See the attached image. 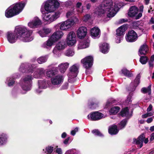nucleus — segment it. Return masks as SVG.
Masks as SVG:
<instances>
[{"mask_svg":"<svg viewBox=\"0 0 154 154\" xmlns=\"http://www.w3.org/2000/svg\"><path fill=\"white\" fill-rule=\"evenodd\" d=\"M127 123V121L124 119L122 121L119 125L118 127L119 129H121L124 128L125 126Z\"/></svg>","mask_w":154,"mask_h":154,"instance_id":"obj_45","label":"nucleus"},{"mask_svg":"<svg viewBox=\"0 0 154 154\" xmlns=\"http://www.w3.org/2000/svg\"><path fill=\"white\" fill-rule=\"evenodd\" d=\"M150 0H144V3L146 5H148L149 2Z\"/></svg>","mask_w":154,"mask_h":154,"instance_id":"obj_63","label":"nucleus"},{"mask_svg":"<svg viewBox=\"0 0 154 154\" xmlns=\"http://www.w3.org/2000/svg\"><path fill=\"white\" fill-rule=\"evenodd\" d=\"M33 69V67L32 66V65L27 63H22L21 65L19 70L20 72L23 73H24L27 72H27L32 73Z\"/></svg>","mask_w":154,"mask_h":154,"instance_id":"obj_14","label":"nucleus"},{"mask_svg":"<svg viewBox=\"0 0 154 154\" xmlns=\"http://www.w3.org/2000/svg\"><path fill=\"white\" fill-rule=\"evenodd\" d=\"M56 69V68L54 67L51 70L47 71L46 73V75L49 77H53L55 74V72H54V70Z\"/></svg>","mask_w":154,"mask_h":154,"instance_id":"obj_39","label":"nucleus"},{"mask_svg":"<svg viewBox=\"0 0 154 154\" xmlns=\"http://www.w3.org/2000/svg\"><path fill=\"white\" fill-rule=\"evenodd\" d=\"M69 64L67 62L63 63L58 66L59 69L61 73H63L69 66Z\"/></svg>","mask_w":154,"mask_h":154,"instance_id":"obj_30","label":"nucleus"},{"mask_svg":"<svg viewBox=\"0 0 154 154\" xmlns=\"http://www.w3.org/2000/svg\"><path fill=\"white\" fill-rule=\"evenodd\" d=\"M153 120V119L152 118H148L146 120V122L148 123H149L152 122Z\"/></svg>","mask_w":154,"mask_h":154,"instance_id":"obj_57","label":"nucleus"},{"mask_svg":"<svg viewBox=\"0 0 154 154\" xmlns=\"http://www.w3.org/2000/svg\"><path fill=\"white\" fill-rule=\"evenodd\" d=\"M126 29L125 26L122 25L119 27L116 30V35L118 36H123Z\"/></svg>","mask_w":154,"mask_h":154,"instance_id":"obj_29","label":"nucleus"},{"mask_svg":"<svg viewBox=\"0 0 154 154\" xmlns=\"http://www.w3.org/2000/svg\"><path fill=\"white\" fill-rule=\"evenodd\" d=\"M131 97L130 96H129L127 99L126 101L128 103H129L131 102Z\"/></svg>","mask_w":154,"mask_h":154,"instance_id":"obj_59","label":"nucleus"},{"mask_svg":"<svg viewBox=\"0 0 154 154\" xmlns=\"http://www.w3.org/2000/svg\"><path fill=\"white\" fill-rule=\"evenodd\" d=\"M109 132L111 135L116 134L118 132L117 126L116 125H114L110 127L109 128Z\"/></svg>","mask_w":154,"mask_h":154,"instance_id":"obj_33","label":"nucleus"},{"mask_svg":"<svg viewBox=\"0 0 154 154\" xmlns=\"http://www.w3.org/2000/svg\"><path fill=\"white\" fill-rule=\"evenodd\" d=\"M8 136L6 134L2 133L0 134V146H3L7 142Z\"/></svg>","mask_w":154,"mask_h":154,"instance_id":"obj_26","label":"nucleus"},{"mask_svg":"<svg viewBox=\"0 0 154 154\" xmlns=\"http://www.w3.org/2000/svg\"><path fill=\"white\" fill-rule=\"evenodd\" d=\"M105 117L103 114L97 112H92L87 116L88 119L91 121L98 120Z\"/></svg>","mask_w":154,"mask_h":154,"instance_id":"obj_9","label":"nucleus"},{"mask_svg":"<svg viewBox=\"0 0 154 154\" xmlns=\"http://www.w3.org/2000/svg\"><path fill=\"white\" fill-rule=\"evenodd\" d=\"M152 104H150L147 109L148 112H149L152 109Z\"/></svg>","mask_w":154,"mask_h":154,"instance_id":"obj_56","label":"nucleus"},{"mask_svg":"<svg viewBox=\"0 0 154 154\" xmlns=\"http://www.w3.org/2000/svg\"><path fill=\"white\" fill-rule=\"evenodd\" d=\"M121 74L125 76L129 77H132L133 74L126 69H123L121 70Z\"/></svg>","mask_w":154,"mask_h":154,"instance_id":"obj_35","label":"nucleus"},{"mask_svg":"<svg viewBox=\"0 0 154 154\" xmlns=\"http://www.w3.org/2000/svg\"><path fill=\"white\" fill-rule=\"evenodd\" d=\"M20 76V75H18L17 74H14L12 77L7 78L5 83L9 87L12 86L15 83V79L17 78Z\"/></svg>","mask_w":154,"mask_h":154,"instance_id":"obj_18","label":"nucleus"},{"mask_svg":"<svg viewBox=\"0 0 154 154\" xmlns=\"http://www.w3.org/2000/svg\"><path fill=\"white\" fill-rule=\"evenodd\" d=\"M63 81V78L61 75H58L54 76L51 79L52 84L55 86H59L62 83Z\"/></svg>","mask_w":154,"mask_h":154,"instance_id":"obj_12","label":"nucleus"},{"mask_svg":"<svg viewBox=\"0 0 154 154\" xmlns=\"http://www.w3.org/2000/svg\"><path fill=\"white\" fill-rule=\"evenodd\" d=\"M82 3L79 2L77 3L76 5V7L78 8L77 11L80 13L82 12L83 10V7H82L81 8H80V7L82 6Z\"/></svg>","mask_w":154,"mask_h":154,"instance_id":"obj_46","label":"nucleus"},{"mask_svg":"<svg viewBox=\"0 0 154 154\" xmlns=\"http://www.w3.org/2000/svg\"><path fill=\"white\" fill-rule=\"evenodd\" d=\"M32 32L24 26L17 27L14 32L9 31L6 34L8 41L11 43L16 42L17 38L25 42H29L33 39Z\"/></svg>","mask_w":154,"mask_h":154,"instance_id":"obj_2","label":"nucleus"},{"mask_svg":"<svg viewBox=\"0 0 154 154\" xmlns=\"http://www.w3.org/2000/svg\"><path fill=\"white\" fill-rule=\"evenodd\" d=\"M67 44L69 46H72L76 43V36L75 32L71 31L67 35L66 38Z\"/></svg>","mask_w":154,"mask_h":154,"instance_id":"obj_8","label":"nucleus"},{"mask_svg":"<svg viewBox=\"0 0 154 154\" xmlns=\"http://www.w3.org/2000/svg\"><path fill=\"white\" fill-rule=\"evenodd\" d=\"M32 77L31 75H26L23 76L20 80V85L23 90L25 92L30 90ZM26 92L24 93H25Z\"/></svg>","mask_w":154,"mask_h":154,"instance_id":"obj_5","label":"nucleus"},{"mask_svg":"<svg viewBox=\"0 0 154 154\" xmlns=\"http://www.w3.org/2000/svg\"><path fill=\"white\" fill-rule=\"evenodd\" d=\"M127 21V20H125L124 19H122L120 20L119 21V23H122L124 22H126Z\"/></svg>","mask_w":154,"mask_h":154,"instance_id":"obj_60","label":"nucleus"},{"mask_svg":"<svg viewBox=\"0 0 154 154\" xmlns=\"http://www.w3.org/2000/svg\"><path fill=\"white\" fill-rule=\"evenodd\" d=\"M138 11V8L135 6H131L129 8L128 13V15L131 17H135L136 19V16L137 15Z\"/></svg>","mask_w":154,"mask_h":154,"instance_id":"obj_19","label":"nucleus"},{"mask_svg":"<svg viewBox=\"0 0 154 154\" xmlns=\"http://www.w3.org/2000/svg\"><path fill=\"white\" fill-rule=\"evenodd\" d=\"M100 30L98 28L95 27L92 28L91 30V34L93 38L98 37L100 36Z\"/></svg>","mask_w":154,"mask_h":154,"instance_id":"obj_24","label":"nucleus"},{"mask_svg":"<svg viewBox=\"0 0 154 154\" xmlns=\"http://www.w3.org/2000/svg\"><path fill=\"white\" fill-rule=\"evenodd\" d=\"M61 51L57 48L55 46L52 51L55 57H58L60 56Z\"/></svg>","mask_w":154,"mask_h":154,"instance_id":"obj_38","label":"nucleus"},{"mask_svg":"<svg viewBox=\"0 0 154 154\" xmlns=\"http://www.w3.org/2000/svg\"><path fill=\"white\" fill-rule=\"evenodd\" d=\"M122 39V37L121 36H118L117 35L116 38V42L119 43L121 41Z\"/></svg>","mask_w":154,"mask_h":154,"instance_id":"obj_50","label":"nucleus"},{"mask_svg":"<svg viewBox=\"0 0 154 154\" xmlns=\"http://www.w3.org/2000/svg\"><path fill=\"white\" fill-rule=\"evenodd\" d=\"M55 151L56 153L58 154H62L63 153L62 150L60 148H56Z\"/></svg>","mask_w":154,"mask_h":154,"instance_id":"obj_51","label":"nucleus"},{"mask_svg":"<svg viewBox=\"0 0 154 154\" xmlns=\"http://www.w3.org/2000/svg\"><path fill=\"white\" fill-rule=\"evenodd\" d=\"M151 85H149L147 88H143L141 89V91L143 93H148L150 94L151 93Z\"/></svg>","mask_w":154,"mask_h":154,"instance_id":"obj_37","label":"nucleus"},{"mask_svg":"<svg viewBox=\"0 0 154 154\" xmlns=\"http://www.w3.org/2000/svg\"><path fill=\"white\" fill-rule=\"evenodd\" d=\"M66 46V44L63 41L59 42L55 46L57 49L60 51L64 49Z\"/></svg>","mask_w":154,"mask_h":154,"instance_id":"obj_32","label":"nucleus"},{"mask_svg":"<svg viewBox=\"0 0 154 154\" xmlns=\"http://www.w3.org/2000/svg\"><path fill=\"white\" fill-rule=\"evenodd\" d=\"M90 16L89 14H87L84 17L83 20L84 21H86L88 20L90 17Z\"/></svg>","mask_w":154,"mask_h":154,"instance_id":"obj_54","label":"nucleus"},{"mask_svg":"<svg viewBox=\"0 0 154 154\" xmlns=\"http://www.w3.org/2000/svg\"><path fill=\"white\" fill-rule=\"evenodd\" d=\"M145 136L143 134L140 135L139 137L137 139H133V143L137 145H139L140 147L141 148L143 146V142L144 141L145 143H147L148 142V138L145 139Z\"/></svg>","mask_w":154,"mask_h":154,"instance_id":"obj_15","label":"nucleus"},{"mask_svg":"<svg viewBox=\"0 0 154 154\" xmlns=\"http://www.w3.org/2000/svg\"><path fill=\"white\" fill-rule=\"evenodd\" d=\"M148 64L149 66V69H152L154 66L153 62L149 61L148 62Z\"/></svg>","mask_w":154,"mask_h":154,"instance_id":"obj_53","label":"nucleus"},{"mask_svg":"<svg viewBox=\"0 0 154 154\" xmlns=\"http://www.w3.org/2000/svg\"><path fill=\"white\" fill-rule=\"evenodd\" d=\"M92 132L94 135L99 136H103V135L98 130H94L92 131Z\"/></svg>","mask_w":154,"mask_h":154,"instance_id":"obj_47","label":"nucleus"},{"mask_svg":"<svg viewBox=\"0 0 154 154\" xmlns=\"http://www.w3.org/2000/svg\"><path fill=\"white\" fill-rule=\"evenodd\" d=\"M63 35L64 33L62 31L57 30L54 32L49 38L54 43H55L60 39Z\"/></svg>","mask_w":154,"mask_h":154,"instance_id":"obj_11","label":"nucleus"},{"mask_svg":"<svg viewBox=\"0 0 154 154\" xmlns=\"http://www.w3.org/2000/svg\"><path fill=\"white\" fill-rule=\"evenodd\" d=\"M38 89L36 90V92L39 93L42 91V89L46 88L47 87V85L45 81L40 80L38 81Z\"/></svg>","mask_w":154,"mask_h":154,"instance_id":"obj_21","label":"nucleus"},{"mask_svg":"<svg viewBox=\"0 0 154 154\" xmlns=\"http://www.w3.org/2000/svg\"><path fill=\"white\" fill-rule=\"evenodd\" d=\"M121 4L118 3H113L108 1H104L103 4L96 9L95 14L99 16H102L107 11V16L108 17H114L116 14L119 9L121 7Z\"/></svg>","mask_w":154,"mask_h":154,"instance_id":"obj_3","label":"nucleus"},{"mask_svg":"<svg viewBox=\"0 0 154 154\" xmlns=\"http://www.w3.org/2000/svg\"><path fill=\"white\" fill-rule=\"evenodd\" d=\"M59 6L60 3L57 0H48L43 3L41 11L42 14V19L46 23L50 24L59 17L61 14L59 11L52 13Z\"/></svg>","mask_w":154,"mask_h":154,"instance_id":"obj_1","label":"nucleus"},{"mask_svg":"<svg viewBox=\"0 0 154 154\" xmlns=\"http://www.w3.org/2000/svg\"><path fill=\"white\" fill-rule=\"evenodd\" d=\"M92 132L94 135L99 136H103V135L98 130H94L92 131Z\"/></svg>","mask_w":154,"mask_h":154,"instance_id":"obj_48","label":"nucleus"},{"mask_svg":"<svg viewBox=\"0 0 154 154\" xmlns=\"http://www.w3.org/2000/svg\"><path fill=\"white\" fill-rule=\"evenodd\" d=\"M42 24L41 20L38 17H34L28 24L29 27L31 28H35L41 25Z\"/></svg>","mask_w":154,"mask_h":154,"instance_id":"obj_13","label":"nucleus"},{"mask_svg":"<svg viewBox=\"0 0 154 154\" xmlns=\"http://www.w3.org/2000/svg\"><path fill=\"white\" fill-rule=\"evenodd\" d=\"M48 57V55L41 57L37 59L38 62L39 64H42L46 62Z\"/></svg>","mask_w":154,"mask_h":154,"instance_id":"obj_34","label":"nucleus"},{"mask_svg":"<svg viewBox=\"0 0 154 154\" xmlns=\"http://www.w3.org/2000/svg\"><path fill=\"white\" fill-rule=\"evenodd\" d=\"M149 61L153 62L154 61V54L152 55L150 57V60Z\"/></svg>","mask_w":154,"mask_h":154,"instance_id":"obj_62","label":"nucleus"},{"mask_svg":"<svg viewBox=\"0 0 154 154\" xmlns=\"http://www.w3.org/2000/svg\"><path fill=\"white\" fill-rule=\"evenodd\" d=\"M66 133L64 132L61 135V137L63 138H64L66 137Z\"/></svg>","mask_w":154,"mask_h":154,"instance_id":"obj_64","label":"nucleus"},{"mask_svg":"<svg viewBox=\"0 0 154 154\" xmlns=\"http://www.w3.org/2000/svg\"><path fill=\"white\" fill-rule=\"evenodd\" d=\"M93 57L91 56L87 57L82 59L81 62L83 66L86 69H88L91 67L93 63Z\"/></svg>","mask_w":154,"mask_h":154,"instance_id":"obj_10","label":"nucleus"},{"mask_svg":"<svg viewBox=\"0 0 154 154\" xmlns=\"http://www.w3.org/2000/svg\"><path fill=\"white\" fill-rule=\"evenodd\" d=\"M45 70L43 68H39L34 73V77L35 78H39L44 75Z\"/></svg>","mask_w":154,"mask_h":154,"instance_id":"obj_22","label":"nucleus"},{"mask_svg":"<svg viewBox=\"0 0 154 154\" xmlns=\"http://www.w3.org/2000/svg\"><path fill=\"white\" fill-rule=\"evenodd\" d=\"M65 154H74V152L72 149L66 151Z\"/></svg>","mask_w":154,"mask_h":154,"instance_id":"obj_55","label":"nucleus"},{"mask_svg":"<svg viewBox=\"0 0 154 154\" xmlns=\"http://www.w3.org/2000/svg\"><path fill=\"white\" fill-rule=\"evenodd\" d=\"M25 6L23 3H17L11 5L5 11V16L9 18L19 14L22 11Z\"/></svg>","mask_w":154,"mask_h":154,"instance_id":"obj_4","label":"nucleus"},{"mask_svg":"<svg viewBox=\"0 0 154 154\" xmlns=\"http://www.w3.org/2000/svg\"><path fill=\"white\" fill-rule=\"evenodd\" d=\"M100 51L102 53L106 54L109 51V47L108 44L106 43H103L100 45Z\"/></svg>","mask_w":154,"mask_h":154,"instance_id":"obj_28","label":"nucleus"},{"mask_svg":"<svg viewBox=\"0 0 154 154\" xmlns=\"http://www.w3.org/2000/svg\"><path fill=\"white\" fill-rule=\"evenodd\" d=\"M119 108L117 106H114L111 108L110 112L113 114H116L119 111Z\"/></svg>","mask_w":154,"mask_h":154,"instance_id":"obj_41","label":"nucleus"},{"mask_svg":"<svg viewBox=\"0 0 154 154\" xmlns=\"http://www.w3.org/2000/svg\"><path fill=\"white\" fill-rule=\"evenodd\" d=\"M74 9L72 8L67 12L66 14V17L68 18H72V19H73L75 20V18H76L74 17Z\"/></svg>","mask_w":154,"mask_h":154,"instance_id":"obj_31","label":"nucleus"},{"mask_svg":"<svg viewBox=\"0 0 154 154\" xmlns=\"http://www.w3.org/2000/svg\"><path fill=\"white\" fill-rule=\"evenodd\" d=\"M147 46L145 44L142 45L139 49V55H145L148 51Z\"/></svg>","mask_w":154,"mask_h":154,"instance_id":"obj_27","label":"nucleus"},{"mask_svg":"<svg viewBox=\"0 0 154 154\" xmlns=\"http://www.w3.org/2000/svg\"><path fill=\"white\" fill-rule=\"evenodd\" d=\"M137 34L133 30H131L128 32V33L126 37L127 41L132 42H134L137 39Z\"/></svg>","mask_w":154,"mask_h":154,"instance_id":"obj_16","label":"nucleus"},{"mask_svg":"<svg viewBox=\"0 0 154 154\" xmlns=\"http://www.w3.org/2000/svg\"><path fill=\"white\" fill-rule=\"evenodd\" d=\"M154 139V133H152L151 135V138L150 140L151 141H152Z\"/></svg>","mask_w":154,"mask_h":154,"instance_id":"obj_61","label":"nucleus"},{"mask_svg":"<svg viewBox=\"0 0 154 154\" xmlns=\"http://www.w3.org/2000/svg\"><path fill=\"white\" fill-rule=\"evenodd\" d=\"M70 138V137H69L66 139L63 142L65 144H67L68 143V141L69 140Z\"/></svg>","mask_w":154,"mask_h":154,"instance_id":"obj_58","label":"nucleus"},{"mask_svg":"<svg viewBox=\"0 0 154 154\" xmlns=\"http://www.w3.org/2000/svg\"><path fill=\"white\" fill-rule=\"evenodd\" d=\"M54 43L49 38L48 40L44 42L42 45V47L45 49L50 50Z\"/></svg>","mask_w":154,"mask_h":154,"instance_id":"obj_20","label":"nucleus"},{"mask_svg":"<svg viewBox=\"0 0 154 154\" xmlns=\"http://www.w3.org/2000/svg\"><path fill=\"white\" fill-rule=\"evenodd\" d=\"M79 128L76 127L74 130H72L71 132V134L72 135H74L75 133L78 131Z\"/></svg>","mask_w":154,"mask_h":154,"instance_id":"obj_52","label":"nucleus"},{"mask_svg":"<svg viewBox=\"0 0 154 154\" xmlns=\"http://www.w3.org/2000/svg\"><path fill=\"white\" fill-rule=\"evenodd\" d=\"M54 150V147L51 146H48L46 148V151L49 154H50Z\"/></svg>","mask_w":154,"mask_h":154,"instance_id":"obj_49","label":"nucleus"},{"mask_svg":"<svg viewBox=\"0 0 154 154\" xmlns=\"http://www.w3.org/2000/svg\"><path fill=\"white\" fill-rule=\"evenodd\" d=\"M148 60V57L146 56L141 57L140 59V62L143 64H145L147 61Z\"/></svg>","mask_w":154,"mask_h":154,"instance_id":"obj_44","label":"nucleus"},{"mask_svg":"<svg viewBox=\"0 0 154 154\" xmlns=\"http://www.w3.org/2000/svg\"><path fill=\"white\" fill-rule=\"evenodd\" d=\"M51 29L48 28H44L39 31L38 33L42 37H45L51 32Z\"/></svg>","mask_w":154,"mask_h":154,"instance_id":"obj_25","label":"nucleus"},{"mask_svg":"<svg viewBox=\"0 0 154 154\" xmlns=\"http://www.w3.org/2000/svg\"><path fill=\"white\" fill-rule=\"evenodd\" d=\"M140 82V78L137 77H136V79H135L134 82L133 83H131V84L134 86L133 87V90H132V91L134 90L135 88L137 87V85L139 84Z\"/></svg>","mask_w":154,"mask_h":154,"instance_id":"obj_40","label":"nucleus"},{"mask_svg":"<svg viewBox=\"0 0 154 154\" xmlns=\"http://www.w3.org/2000/svg\"><path fill=\"white\" fill-rule=\"evenodd\" d=\"M79 64L78 63L74 64L69 68V72L68 74L69 79H71L76 77L78 73Z\"/></svg>","mask_w":154,"mask_h":154,"instance_id":"obj_7","label":"nucleus"},{"mask_svg":"<svg viewBox=\"0 0 154 154\" xmlns=\"http://www.w3.org/2000/svg\"><path fill=\"white\" fill-rule=\"evenodd\" d=\"M87 33V29L84 26H81L79 27L76 31L78 37L81 39L84 38L85 36Z\"/></svg>","mask_w":154,"mask_h":154,"instance_id":"obj_17","label":"nucleus"},{"mask_svg":"<svg viewBox=\"0 0 154 154\" xmlns=\"http://www.w3.org/2000/svg\"><path fill=\"white\" fill-rule=\"evenodd\" d=\"M78 21L79 20L77 18H75V20L73 19H68L59 24L60 29L61 30L66 31Z\"/></svg>","mask_w":154,"mask_h":154,"instance_id":"obj_6","label":"nucleus"},{"mask_svg":"<svg viewBox=\"0 0 154 154\" xmlns=\"http://www.w3.org/2000/svg\"><path fill=\"white\" fill-rule=\"evenodd\" d=\"M121 116L122 117H128L129 116L128 109L126 107L123 109L120 112Z\"/></svg>","mask_w":154,"mask_h":154,"instance_id":"obj_36","label":"nucleus"},{"mask_svg":"<svg viewBox=\"0 0 154 154\" xmlns=\"http://www.w3.org/2000/svg\"><path fill=\"white\" fill-rule=\"evenodd\" d=\"M144 7L143 5L140 6L139 7V11L140 13H139L136 16V19H138L140 18L142 16V13L143 11Z\"/></svg>","mask_w":154,"mask_h":154,"instance_id":"obj_42","label":"nucleus"},{"mask_svg":"<svg viewBox=\"0 0 154 154\" xmlns=\"http://www.w3.org/2000/svg\"><path fill=\"white\" fill-rule=\"evenodd\" d=\"M89 43L90 41L88 39L84 40L79 43L78 48L79 49L86 48L89 46Z\"/></svg>","mask_w":154,"mask_h":154,"instance_id":"obj_23","label":"nucleus"},{"mask_svg":"<svg viewBox=\"0 0 154 154\" xmlns=\"http://www.w3.org/2000/svg\"><path fill=\"white\" fill-rule=\"evenodd\" d=\"M74 54V51L72 49H69L67 50L65 53V55L68 57L72 56Z\"/></svg>","mask_w":154,"mask_h":154,"instance_id":"obj_43","label":"nucleus"}]
</instances>
